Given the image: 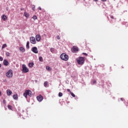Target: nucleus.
<instances>
[{
	"label": "nucleus",
	"instance_id": "f704fd0d",
	"mask_svg": "<svg viewBox=\"0 0 128 128\" xmlns=\"http://www.w3.org/2000/svg\"><path fill=\"white\" fill-rule=\"evenodd\" d=\"M34 8H35V7H34H34L32 8V9L33 10H34Z\"/></svg>",
	"mask_w": 128,
	"mask_h": 128
},
{
	"label": "nucleus",
	"instance_id": "a878e982",
	"mask_svg": "<svg viewBox=\"0 0 128 128\" xmlns=\"http://www.w3.org/2000/svg\"><path fill=\"white\" fill-rule=\"evenodd\" d=\"M6 56H10V53L8 52H6Z\"/></svg>",
	"mask_w": 128,
	"mask_h": 128
},
{
	"label": "nucleus",
	"instance_id": "2f4dec72",
	"mask_svg": "<svg viewBox=\"0 0 128 128\" xmlns=\"http://www.w3.org/2000/svg\"><path fill=\"white\" fill-rule=\"evenodd\" d=\"M56 38H57V40H60V36H57Z\"/></svg>",
	"mask_w": 128,
	"mask_h": 128
},
{
	"label": "nucleus",
	"instance_id": "f257e3e1",
	"mask_svg": "<svg viewBox=\"0 0 128 128\" xmlns=\"http://www.w3.org/2000/svg\"><path fill=\"white\" fill-rule=\"evenodd\" d=\"M77 62L78 64H84V57H79L76 58Z\"/></svg>",
	"mask_w": 128,
	"mask_h": 128
},
{
	"label": "nucleus",
	"instance_id": "20e7f679",
	"mask_svg": "<svg viewBox=\"0 0 128 128\" xmlns=\"http://www.w3.org/2000/svg\"><path fill=\"white\" fill-rule=\"evenodd\" d=\"M13 74L12 70H10L6 73V76L7 78H12Z\"/></svg>",
	"mask_w": 128,
	"mask_h": 128
},
{
	"label": "nucleus",
	"instance_id": "7ed1b4c3",
	"mask_svg": "<svg viewBox=\"0 0 128 128\" xmlns=\"http://www.w3.org/2000/svg\"><path fill=\"white\" fill-rule=\"evenodd\" d=\"M28 96H32V91L30 90H26L25 92L24 93V96L26 98H28Z\"/></svg>",
	"mask_w": 128,
	"mask_h": 128
},
{
	"label": "nucleus",
	"instance_id": "c756f323",
	"mask_svg": "<svg viewBox=\"0 0 128 128\" xmlns=\"http://www.w3.org/2000/svg\"><path fill=\"white\" fill-rule=\"evenodd\" d=\"M92 84H96V80H93Z\"/></svg>",
	"mask_w": 128,
	"mask_h": 128
},
{
	"label": "nucleus",
	"instance_id": "2eb2a0df",
	"mask_svg": "<svg viewBox=\"0 0 128 128\" xmlns=\"http://www.w3.org/2000/svg\"><path fill=\"white\" fill-rule=\"evenodd\" d=\"M13 98H14V100H18V94H14L13 96Z\"/></svg>",
	"mask_w": 128,
	"mask_h": 128
},
{
	"label": "nucleus",
	"instance_id": "1a4fd4ad",
	"mask_svg": "<svg viewBox=\"0 0 128 128\" xmlns=\"http://www.w3.org/2000/svg\"><path fill=\"white\" fill-rule=\"evenodd\" d=\"M36 98L38 102H42V100H44V97L42 95H40L36 97Z\"/></svg>",
	"mask_w": 128,
	"mask_h": 128
},
{
	"label": "nucleus",
	"instance_id": "72a5a7b5",
	"mask_svg": "<svg viewBox=\"0 0 128 128\" xmlns=\"http://www.w3.org/2000/svg\"><path fill=\"white\" fill-rule=\"evenodd\" d=\"M83 54H84L86 56H88V54H86V53H83Z\"/></svg>",
	"mask_w": 128,
	"mask_h": 128
},
{
	"label": "nucleus",
	"instance_id": "4c0bfd02",
	"mask_svg": "<svg viewBox=\"0 0 128 128\" xmlns=\"http://www.w3.org/2000/svg\"><path fill=\"white\" fill-rule=\"evenodd\" d=\"M94 2H98V0H94Z\"/></svg>",
	"mask_w": 128,
	"mask_h": 128
},
{
	"label": "nucleus",
	"instance_id": "4468645a",
	"mask_svg": "<svg viewBox=\"0 0 128 128\" xmlns=\"http://www.w3.org/2000/svg\"><path fill=\"white\" fill-rule=\"evenodd\" d=\"M20 52H26V49H24V48L23 47H20Z\"/></svg>",
	"mask_w": 128,
	"mask_h": 128
},
{
	"label": "nucleus",
	"instance_id": "cd10ccee",
	"mask_svg": "<svg viewBox=\"0 0 128 128\" xmlns=\"http://www.w3.org/2000/svg\"><path fill=\"white\" fill-rule=\"evenodd\" d=\"M33 20H38V17L36 16H34L32 17Z\"/></svg>",
	"mask_w": 128,
	"mask_h": 128
},
{
	"label": "nucleus",
	"instance_id": "f3484780",
	"mask_svg": "<svg viewBox=\"0 0 128 128\" xmlns=\"http://www.w3.org/2000/svg\"><path fill=\"white\" fill-rule=\"evenodd\" d=\"M2 18L4 20H6V15H2Z\"/></svg>",
	"mask_w": 128,
	"mask_h": 128
},
{
	"label": "nucleus",
	"instance_id": "e433bc0d",
	"mask_svg": "<svg viewBox=\"0 0 128 128\" xmlns=\"http://www.w3.org/2000/svg\"><path fill=\"white\" fill-rule=\"evenodd\" d=\"M102 2H106V0H102Z\"/></svg>",
	"mask_w": 128,
	"mask_h": 128
},
{
	"label": "nucleus",
	"instance_id": "4be33fe9",
	"mask_svg": "<svg viewBox=\"0 0 128 128\" xmlns=\"http://www.w3.org/2000/svg\"><path fill=\"white\" fill-rule=\"evenodd\" d=\"M39 60H40V62H44V59L42 58V57L40 56L39 57Z\"/></svg>",
	"mask_w": 128,
	"mask_h": 128
},
{
	"label": "nucleus",
	"instance_id": "dca6fc26",
	"mask_svg": "<svg viewBox=\"0 0 128 128\" xmlns=\"http://www.w3.org/2000/svg\"><path fill=\"white\" fill-rule=\"evenodd\" d=\"M24 16H26V18H28V16H30V14H28V13L26 12H24Z\"/></svg>",
	"mask_w": 128,
	"mask_h": 128
},
{
	"label": "nucleus",
	"instance_id": "9b49d317",
	"mask_svg": "<svg viewBox=\"0 0 128 128\" xmlns=\"http://www.w3.org/2000/svg\"><path fill=\"white\" fill-rule=\"evenodd\" d=\"M67 92H70L71 96L73 97V98H76V95L72 93V92H70V89H67Z\"/></svg>",
	"mask_w": 128,
	"mask_h": 128
},
{
	"label": "nucleus",
	"instance_id": "ddd939ff",
	"mask_svg": "<svg viewBox=\"0 0 128 128\" xmlns=\"http://www.w3.org/2000/svg\"><path fill=\"white\" fill-rule=\"evenodd\" d=\"M7 92V94L8 96H10L12 94V90H6Z\"/></svg>",
	"mask_w": 128,
	"mask_h": 128
},
{
	"label": "nucleus",
	"instance_id": "b1692460",
	"mask_svg": "<svg viewBox=\"0 0 128 128\" xmlns=\"http://www.w3.org/2000/svg\"><path fill=\"white\" fill-rule=\"evenodd\" d=\"M110 18H112V20H116V18H114V16H112V15H110Z\"/></svg>",
	"mask_w": 128,
	"mask_h": 128
},
{
	"label": "nucleus",
	"instance_id": "a211bd4d",
	"mask_svg": "<svg viewBox=\"0 0 128 128\" xmlns=\"http://www.w3.org/2000/svg\"><path fill=\"white\" fill-rule=\"evenodd\" d=\"M26 48H30V42L28 41L26 44Z\"/></svg>",
	"mask_w": 128,
	"mask_h": 128
},
{
	"label": "nucleus",
	"instance_id": "c85d7f7f",
	"mask_svg": "<svg viewBox=\"0 0 128 128\" xmlns=\"http://www.w3.org/2000/svg\"><path fill=\"white\" fill-rule=\"evenodd\" d=\"M50 52H54V48H51L50 50Z\"/></svg>",
	"mask_w": 128,
	"mask_h": 128
},
{
	"label": "nucleus",
	"instance_id": "58836bf2",
	"mask_svg": "<svg viewBox=\"0 0 128 128\" xmlns=\"http://www.w3.org/2000/svg\"><path fill=\"white\" fill-rule=\"evenodd\" d=\"M0 68H2V64H0Z\"/></svg>",
	"mask_w": 128,
	"mask_h": 128
},
{
	"label": "nucleus",
	"instance_id": "7c9ffc66",
	"mask_svg": "<svg viewBox=\"0 0 128 128\" xmlns=\"http://www.w3.org/2000/svg\"><path fill=\"white\" fill-rule=\"evenodd\" d=\"M2 60H4V58H2V57H0V61L2 62Z\"/></svg>",
	"mask_w": 128,
	"mask_h": 128
},
{
	"label": "nucleus",
	"instance_id": "f8f14e48",
	"mask_svg": "<svg viewBox=\"0 0 128 128\" xmlns=\"http://www.w3.org/2000/svg\"><path fill=\"white\" fill-rule=\"evenodd\" d=\"M4 64L6 66H8V60H4Z\"/></svg>",
	"mask_w": 128,
	"mask_h": 128
},
{
	"label": "nucleus",
	"instance_id": "393cba45",
	"mask_svg": "<svg viewBox=\"0 0 128 128\" xmlns=\"http://www.w3.org/2000/svg\"><path fill=\"white\" fill-rule=\"evenodd\" d=\"M62 92H60L58 93V96H60V98H61V96H62Z\"/></svg>",
	"mask_w": 128,
	"mask_h": 128
},
{
	"label": "nucleus",
	"instance_id": "6e6552de",
	"mask_svg": "<svg viewBox=\"0 0 128 128\" xmlns=\"http://www.w3.org/2000/svg\"><path fill=\"white\" fill-rule=\"evenodd\" d=\"M72 52H78V48L76 46H73L72 48Z\"/></svg>",
	"mask_w": 128,
	"mask_h": 128
},
{
	"label": "nucleus",
	"instance_id": "6ab92c4d",
	"mask_svg": "<svg viewBox=\"0 0 128 128\" xmlns=\"http://www.w3.org/2000/svg\"><path fill=\"white\" fill-rule=\"evenodd\" d=\"M34 62H31L28 64L29 68H32L34 66Z\"/></svg>",
	"mask_w": 128,
	"mask_h": 128
},
{
	"label": "nucleus",
	"instance_id": "9d476101",
	"mask_svg": "<svg viewBox=\"0 0 128 128\" xmlns=\"http://www.w3.org/2000/svg\"><path fill=\"white\" fill-rule=\"evenodd\" d=\"M40 38H41L40 35V34L36 35V40L37 42H40Z\"/></svg>",
	"mask_w": 128,
	"mask_h": 128
},
{
	"label": "nucleus",
	"instance_id": "5701e85b",
	"mask_svg": "<svg viewBox=\"0 0 128 128\" xmlns=\"http://www.w3.org/2000/svg\"><path fill=\"white\" fill-rule=\"evenodd\" d=\"M7 46L6 44H4L2 46V48L4 50V48H6Z\"/></svg>",
	"mask_w": 128,
	"mask_h": 128
},
{
	"label": "nucleus",
	"instance_id": "ea45409f",
	"mask_svg": "<svg viewBox=\"0 0 128 128\" xmlns=\"http://www.w3.org/2000/svg\"><path fill=\"white\" fill-rule=\"evenodd\" d=\"M2 94V92L0 91V96Z\"/></svg>",
	"mask_w": 128,
	"mask_h": 128
},
{
	"label": "nucleus",
	"instance_id": "39448f33",
	"mask_svg": "<svg viewBox=\"0 0 128 128\" xmlns=\"http://www.w3.org/2000/svg\"><path fill=\"white\" fill-rule=\"evenodd\" d=\"M30 42L32 44H36V38L34 36H31L30 38Z\"/></svg>",
	"mask_w": 128,
	"mask_h": 128
},
{
	"label": "nucleus",
	"instance_id": "473e14b6",
	"mask_svg": "<svg viewBox=\"0 0 128 128\" xmlns=\"http://www.w3.org/2000/svg\"><path fill=\"white\" fill-rule=\"evenodd\" d=\"M6 100L4 99V100H3V104H6Z\"/></svg>",
	"mask_w": 128,
	"mask_h": 128
},
{
	"label": "nucleus",
	"instance_id": "aec40b11",
	"mask_svg": "<svg viewBox=\"0 0 128 128\" xmlns=\"http://www.w3.org/2000/svg\"><path fill=\"white\" fill-rule=\"evenodd\" d=\"M46 70H48V72H50L52 70V68H50V67L48 66H46Z\"/></svg>",
	"mask_w": 128,
	"mask_h": 128
},
{
	"label": "nucleus",
	"instance_id": "bb28decb",
	"mask_svg": "<svg viewBox=\"0 0 128 128\" xmlns=\"http://www.w3.org/2000/svg\"><path fill=\"white\" fill-rule=\"evenodd\" d=\"M44 86H48V82H44Z\"/></svg>",
	"mask_w": 128,
	"mask_h": 128
},
{
	"label": "nucleus",
	"instance_id": "0eeeda50",
	"mask_svg": "<svg viewBox=\"0 0 128 128\" xmlns=\"http://www.w3.org/2000/svg\"><path fill=\"white\" fill-rule=\"evenodd\" d=\"M32 52L34 54H38V48L34 46L31 49Z\"/></svg>",
	"mask_w": 128,
	"mask_h": 128
},
{
	"label": "nucleus",
	"instance_id": "c9c22d12",
	"mask_svg": "<svg viewBox=\"0 0 128 128\" xmlns=\"http://www.w3.org/2000/svg\"><path fill=\"white\" fill-rule=\"evenodd\" d=\"M38 10H42V8L38 7Z\"/></svg>",
	"mask_w": 128,
	"mask_h": 128
},
{
	"label": "nucleus",
	"instance_id": "f03ea898",
	"mask_svg": "<svg viewBox=\"0 0 128 128\" xmlns=\"http://www.w3.org/2000/svg\"><path fill=\"white\" fill-rule=\"evenodd\" d=\"M60 58L61 60H65V62L68 60V56L66 55V54L64 53L60 55Z\"/></svg>",
	"mask_w": 128,
	"mask_h": 128
},
{
	"label": "nucleus",
	"instance_id": "412c9836",
	"mask_svg": "<svg viewBox=\"0 0 128 128\" xmlns=\"http://www.w3.org/2000/svg\"><path fill=\"white\" fill-rule=\"evenodd\" d=\"M8 110H12V106L10 105H8Z\"/></svg>",
	"mask_w": 128,
	"mask_h": 128
},
{
	"label": "nucleus",
	"instance_id": "423d86ee",
	"mask_svg": "<svg viewBox=\"0 0 128 128\" xmlns=\"http://www.w3.org/2000/svg\"><path fill=\"white\" fill-rule=\"evenodd\" d=\"M22 72H28V68H26V66L25 64H23L22 65Z\"/></svg>",
	"mask_w": 128,
	"mask_h": 128
}]
</instances>
